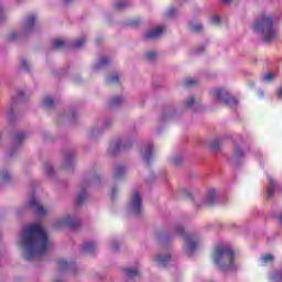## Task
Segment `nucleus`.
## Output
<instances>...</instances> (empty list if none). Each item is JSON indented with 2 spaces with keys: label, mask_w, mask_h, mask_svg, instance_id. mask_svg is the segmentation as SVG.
Here are the masks:
<instances>
[{
  "label": "nucleus",
  "mask_w": 282,
  "mask_h": 282,
  "mask_svg": "<svg viewBox=\"0 0 282 282\" xmlns=\"http://www.w3.org/2000/svg\"><path fill=\"white\" fill-rule=\"evenodd\" d=\"M50 239L40 224H33L22 231V246L25 249L24 259L34 261L47 253Z\"/></svg>",
  "instance_id": "obj_1"
},
{
  "label": "nucleus",
  "mask_w": 282,
  "mask_h": 282,
  "mask_svg": "<svg viewBox=\"0 0 282 282\" xmlns=\"http://www.w3.org/2000/svg\"><path fill=\"white\" fill-rule=\"evenodd\" d=\"M254 32L262 34L264 43H272L276 39V30H274V22L270 15H262L256 20L253 25Z\"/></svg>",
  "instance_id": "obj_2"
},
{
  "label": "nucleus",
  "mask_w": 282,
  "mask_h": 282,
  "mask_svg": "<svg viewBox=\"0 0 282 282\" xmlns=\"http://www.w3.org/2000/svg\"><path fill=\"white\" fill-rule=\"evenodd\" d=\"M213 261L220 270H235V251L218 247L213 252Z\"/></svg>",
  "instance_id": "obj_3"
},
{
  "label": "nucleus",
  "mask_w": 282,
  "mask_h": 282,
  "mask_svg": "<svg viewBox=\"0 0 282 282\" xmlns=\"http://www.w3.org/2000/svg\"><path fill=\"white\" fill-rule=\"evenodd\" d=\"M212 96L215 98V100H224V104L230 108L237 107V105H239L237 98L228 96V91L223 88H215L212 90Z\"/></svg>",
  "instance_id": "obj_4"
},
{
  "label": "nucleus",
  "mask_w": 282,
  "mask_h": 282,
  "mask_svg": "<svg viewBox=\"0 0 282 282\" xmlns=\"http://www.w3.org/2000/svg\"><path fill=\"white\" fill-rule=\"evenodd\" d=\"M29 206L32 208V210H34L37 217H45L47 215V210L45 207H43V205H41V203H39V200H36L34 194L30 196Z\"/></svg>",
  "instance_id": "obj_5"
},
{
  "label": "nucleus",
  "mask_w": 282,
  "mask_h": 282,
  "mask_svg": "<svg viewBox=\"0 0 282 282\" xmlns=\"http://www.w3.org/2000/svg\"><path fill=\"white\" fill-rule=\"evenodd\" d=\"M185 242L187 246V249H186L187 254L195 252V250H197V246H199V240H197L193 235H186Z\"/></svg>",
  "instance_id": "obj_6"
},
{
  "label": "nucleus",
  "mask_w": 282,
  "mask_h": 282,
  "mask_svg": "<svg viewBox=\"0 0 282 282\" xmlns=\"http://www.w3.org/2000/svg\"><path fill=\"white\" fill-rule=\"evenodd\" d=\"M130 206L133 208L134 215H140V210H142V198L139 192H134Z\"/></svg>",
  "instance_id": "obj_7"
},
{
  "label": "nucleus",
  "mask_w": 282,
  "mask_h": 282,
  "mask_svg": "<svg viewBox=\"0 0 282 282\" xmlns=\"http://www.w3.org/2000/svg\"><path fill=\"white\" fill-rule=\"evenodd\" d=\"M163 32H164L163 26H156L155 29L145 33L143 39L145 41H153V39H160V36H162Z\"/></svg>",
  "instance_id": "obj_8"
},
{
  "label": "nucleus",
  "mask_w": 282,
  "mask_h": 282,
  "mask_svg": "<svg viewBox=\"0 0 282 282\" xmlns=\"http://www.w3.org/2000/svg\"><path fill=\"white\" fill-rule=\"evenodd\" d=\"M62 226H68L69 228H78V221L76 219L72 218L70 216H67L61 221Z\"/></svg>",
  "instance_id": "obj_9"
},
{
  "label": "nucleus",
  "mask_w": 282,
  "mask_h": 282,
  "mask_svg": "<svg viewBox=\"0 0 282 282\" xmlns=\"http://www.w3.org/2000/svg\"><path fill=\"white\" fill-rule=\"evenodd\" d=\"M144 161L147 164H151V160L153 158V144H150L147 149L145 152L143 153Z\"/></svg>",
  "instance_id": "obj_10"
},
{
  "label": "nucleus",
  "mask_w": 282,
  "mask_h": 282,
  "mask_svg": "<svg viewBox=\"0 0 282 282\" xmlns=\"http://www.w3.org/2000/svg\"><path fill=\"white\" fill-rule=\"evenodd\" d=\"M36 21V17L30 15L28 20L24 22L25 32H30L34 28V23Z\"/></svg>",
  "instance_id": "obj_11"
},
{
  "label": "nucleus",
  "mask_w": 282,
  "mask_h": 282,
  "mask_svg": "<svg viewBox=\"0 0 282 282\" xmlns=\"http://www.w3.org/2000/svg\"><path fill=\"white\" fill-rule=\"evenodd\" d=\"M94 250H96V243L94 242H86L82 248V252H84L85 254H89L94 252Z\"/></svg>",
  "instance_id": "obj_12"
},
{
  "label": "nucleus",
  "mask_w": 282,
  "mask_h": 282,
  "mask_svg": "<svg viewBox=\"0 0 282 282\" xmlns=\"http://www.w3.org/2000/svg\"><path fill=\"white\" fill-rule=\"evenodd\" d=\"M169 261H171V256L170 254H165V256L159 254L156 257V263L159 265H166V263H169Z\"/></svg>",
  "instance_id": "obj_13"
},
{
  "label": "nucleus",
  "mask_w": 282,
  "mask_h": 282,
  "mask_svg": "<svg viewBox=\"0 0 282 282\" xmlns=\"http://www.w3.org/2000/svg\"><path fill=\"white\" fill-rule=\"evenodd\" d=\"M269 180V186L267 189L268 197H272L274 195V188H276V185L274 184V180H272V176H268Z\"/></svg>",
  "instance_id": "obj_14"
},
{
  "label": "nucleus",
  "mask_w": 282,
  "mask_h": 282,
  "mask_svg": "<svg viewBox=\"0 0 282 282\" xmlns=\"http://www.w3.org/2000/svg\"><path fill=\"white\" fill-rule=\"evenodd\" d=\"M123 272H126L129 279H135V276H140V271H138V269L127 268L123 269Z\"/></svg>",
  "instance_id": "obj_15"
},
{
  "label": "nucleus",
  "mask_w": 282,
  "mask_h": 282,
  "mask_svg": "<svg viewBox=\"0 0 282 282\" xmlns=\"http://www.w3.org/2000/svg\"><path fill=\"white\" fill-rule=\"evenodd\" d=\"M217 195V192H215V189H210L207 194V200L206 204L207 206H213L215 205V197Z\"/></svg>",
  "instance_id": "obj_16"
},
{
  "label": "nucleus",
  "mask_w": 282,
  "mask_h": 282,
  "mask_svg": "<svg viewBox=\"0 0 282 282\" xmlns=\"http://www.w3.org/2000/svg\"><path fill=\"white\" fill-rule=\"evenodd\" d=\"M86 199H87V192H85V191L79 192L77 194L76 205L83 206V204L85 203Z\"/></svg>",
  "instance_id": "obj_17"
},
{
  "label": "nucleus",
  "mask_w": 282,
  "mask_h": 282,
  "mask_svg": "<svg viewBox=\"0 0 282 282\" xmlns=\"http://www.w3.org/2000/svg\"><path fill=\"white\" fill-rule=\"evenodd\" d=\"M28 138V134L25 132H17L13 137V141L15 144H21L22 140H25Z\"/></svg>",
  "instance_id": "obj_18"
},
{
  "label": "nucleus",
  "mask_w": 282,
  "mask_h": 282,
  "mask_svg": "<svg viewBox=\"0 0 282 282\" xmlns=\"http://www.w3.org/2000/svg\"><path fill=\"white\" fill-rule=\"evenodd\" d=\"M234 158L235 160H241L243 158V150L238 145L234 147Z\"/></svg>",
  "instance_id": "obj_19"
},
{
  "label": "nucleus",
  "mask_w": 282,
  "mask_h": 282,
  "mask_svg": "<svg viewBox=\"0 0 282 282\" xmlns=\"http://www.w3.org/2000/svg\"><path fill=\"white\" fill-rule=\"evenodd\" d=\"M54 107V100L50 97H45L43 100V108L44 109H53Z\"/></svg>",
  "instance_id": "obj_20"
},
{
  "label": "nucleus",
  "mask_w": 282,
  "mask_h": 282,
  "mask_svg": "<svg viewBox=\"0 0 282 282\" xmlns=\"http://www.w3.org/2000/svg\"><path fill=\"white\" fill-rule=\"evenodd\" d=\"M122 175H124V167L121 166V165H117L115 167V177H116V180L122 177Z\"/></svg>",
  "instance_id": "obj_21"
},
{
  "label": "nucleus",
  "mask_w": 282,
  "mask_h": 282,
  "mask_svg": "<svg viewBox=\"0 0 282 282\" xmlns=\"http://www.w3.org/2000/svg\"><path fill=\"white\" fill-rule=\"evenodd\" d=\"M53 47L55 50H63V47H65V42L61 39H56L54 42H53Z\"/></svg>",
  "instance_id": "obj_22"
},
{
  "label": "nucleus",
  "mask_w": 282,
  "mask_h": 282,
  "mask_svg": "<svg viewBox=\"0 0 282 282\" xmlns=\"http://www.w3.org/2000/svg\"><path fill=\"white\" fill-rule=\"evenodd\" d=\"M119 149H129V145L128 144H124V143H122V142H119V143H117L116 145H113L112 148H111V151H112V153H118V150Z\"/></svg>",
  "instance_id": "obj_23"
},
{
  "label": "nucleus",
  "mask_w": 282,
  "mask_h": 282,
  "mask_svg": "<svg viewBox=\"0 0 282 282\" xmlns=\"http://www.w3.org/2000/svg\"><path fill=\"white\" fill-rule=\"evenodd\" d=\"M57 268H58V270H67L69 268V262H67L65 260H58Z\"/></svg>",
  "instance_id": "obj_24"
},
{
  "label": "nucleus",
  "mask_w": 282,
  "mask_h": 282,
  "mask_svg": "<svg viewBox=\"0 0 282 282\" xmlns=\"http://www.w3.org/2000/svg\"><path fill=\"white\" fill-rule=\"evenodd\" d=\"M122 104V97H113L110 100V107H118V105Z\"/></svg>",
  "instance_id": "obj_25"
},
{
  "label": "nucleus",
  "mask_w": 282,
  "mask_h": 282,
  "mask_svg": "<svg viewBox=\"0 0 282 282\" xmlns=\"http://www.w3.org/2000/svg\"><path fill=\"white\" fill-rule=\"evenodd\" d=\"M263 263H272L274 261V256L273 254H264L261 257Z\"/></svg>",
  "instance_id": "obj_26"
},
{
  "label": "nucleus",
  "mask_w": 282,
  "mask_h": 282,
  "mask_svg": "<svg viewBox=\"0 0 282 282\" xmlns=\"http://www.w3.org/2000/svg\"><path fill=\"white\" fill-rule=\"evenodd\" d=\"M140 23H141L140 18H134L128 22V25L130 28H138Z\"/></svg>",
  "instance_id": "obj_27"
},
{
  "label": "nucleus",
  "mask_w": 282,
  "mask_h": 282,
  "mask_svg": "<svg viewBox=\"0 0 282 282\" xmlns=\"http://www.w3.org/2000/svg\"><path fill=\"white\" fill-rule=\"evenodd\" d=\"M85 43H86V40H85V39H78L77 41H75V42L73 43V47H74L75 50H78V47H83V45H85Z\"/></svg>",
  "instance_id": "obj_28"
},
{
  "label": "nucleus",
  "mask_w": 282,
  "mask_h": 282,
  "mask_svg": "<svg viewBox=\"0 0 282 282\" xmlns=\"http://www.w3.org/2000/svg\"><path fill=\"white\" fill-rule=\"evenodd\" d=\"M193 85H197V79L187 78L184 80V87H193Z\"/></svg>",
  "instance_id": "obj_29"
},
{
  "label": "nucleus",
  "mask_w": 282,
  "mask_h": 282,
  "mask_svg": "<svg viewBox=\"0 0 282 282\" xmlns=\"http://www.w3.org/2000/svg\"><path fill=\"white\" fill-rule=\"evenodd\" d=\"M156 56H158V53L153 51L145 53L147 61H155Z\"/></svg>",
  "instance_id": "obj_30"
},
{
  "label": "nucleus",
  "mask_w": 282,
  "mask_h": 282,
  "mask_svg": "<svg viewBox=\"0 0 282 282\" xmlns=\"http://www.w3.org/2000/svg\"><path fill=\"white\" fill-rule=\"evenodd\" d=\"M272 280L274 282H281L282 281V270L274 272L272 275Z\"/></svg>",
  "instance_id": "obj_31"
},
{
  "label": "nucleus",
  "mask_w": 282,
  "mask_h": 282,
  "mask_svg": "<svg viewBox=\"0 0 282 282\" xmlns=\"http://www.w3.org/2000/svg\"><path fill=\"white\" fill-rule=\"evenodd\" d=\"M202 29V24H191V32H194V34L199 33Z\"/></svg>",
  "instance_id": "obj_32"
},
{
  "label": "nucleus",
  "mask_w": 282,
  "mask_h": 282,
  "mask_svg": "<svg viewBox=\"0 0 282 282\" xmlns=\"http://www.w3.org/2000/svg\"><path fill=\"white\" fill-rule=\"evenodd\" d=\"M109 63L108 57H101L100 61L97 64V67H106V65Z\"/></svg>",
  "instance_id": "obj_33"
},
{
  "label": "nucleus",
  "mask_w": 282,
  "mask_h": 282,
  "mask_svg": "<svg viewBox=\"0 0 282 282\" xmlns=\"http://www.w3.org/2000/svg\"><path fill=\"white\" fill-rule=\"evenodd\" d=\"M108 83L109 85H111V83H120V77L118 76V74H113L109 77Z\"/></svg>",
  "instance_id": "obj_34"
},
{
  "label": "nucleus",
  "mask_w": 282,
  "mask_h": 282,
  "mask_svg": "<svg viewBox=\"0 0 282 282\" xmlns=\"http://www.w3.org/2000/svg\"><path fill=\"white\" fill-rule=\"evenodd\" d=\"M195 105V97H189L187 101L184 104V107L188 109V107H193Z\"/></svg>",
  "instance_id": "obj_35"
},
{
  "label": "nucleus",
  "mask_w": 282,
  "mask_h": 282,
  "mask_svg": "<svg viewBox=\"0 0 282 282\" xmlns=\"http://www.w3.org/2000/svg\"><path fill=\"white\" fill-rule=\"evenodd\" d=\"M1 178L4 180V182H8V180L12 178V175H10V173L7 172V171H2L1 172Z\"/></svg>",
  "instance_id": "obj_36"
},
{
  "label": "nucleus",
  "mask_w": 282,
  "mask_h": 282,
  "mask_svg": "<svg viewBox=\"0 0 282 282\" xmlns=\"http://www.w3.org/2000/svg\"><path fill=\"white\" fill-rule=\"evenodd\" d=\"M210 149H213V151H217V149H219V140L212 141Z\"/></svg>",
  "instance_id": "obj_37"
},
{
  "label": "nucleus",
  "mask_w": 282,
  "mask_h": 282,
  "mask_svg": "<svg viewBox=\"0 0 282 282\" xmlns=\"http://www.w3.org/2000/svg\"><path fill=\"white\" fill-rule=\"evenodd\" d=\"M174 231H175L176 235H178V237H182V235H184V227L176 226Z\"/></svg>",
  "instance_id": "obj_38"
},
{
  "label": "nucleus",
  "mask_w": 282,
  "mask_h": 282,
  "mask_svg": "<svg viewBox=\"0 0 282 282\" xmlns=\"http://www.w3.org/2000/svg\"><path fill=\"white\" fill-rule=\"evenodd\" d=\"M127 6H129V4L124 3V2H119V3L115 4V9L122 10V8H127Z\"/></svg>",
  "instance_id": "obj_39"
},
{
  "label": "nucleus",
  "mask_w": 282,
  "mask_h": 282,
  "mask_svg": "<svg viewBox=\"0 0 282 282\" xmlns=\"http://www.w3.org/2000/svg\"><path fill=\"white\" fill-rule=\"evenodd\" d=\"M273 78H274V75L272 73H267L264 75V80H267V83H270Z\"/></svg>",
  "instance_id": "obj_40"
},
{
  "label": "nucleus",
  "mask_w": 282,
  "mask_h": 282,
  "mask_svg": "<svg viewBox=\"0 0 282 282\" xmlns=\"http://www.w3.org/2000/svg\"><path fill=\"white\" fill-rule=\"evenodd\" d=\"M221 19L217 15L212 18V23H214V25H219Z\"/></svg>",
  "instance_id": "obj_41"
},
{
  "label": "nucleus",
  "mask_w": 282,
  "mask_h": 282,
  "mask_svg": "<svg viewBox=\"0 0 282 282\" xmlns=\"http://www.w3.org/2000/svg\"><path fill=\"white\" fill-rule=\"evenodd\" d=\"M182 162V158H180V156H176V158H174L173 159V164L175 165V166H180V163Z\"/></svg>",
  "instance_id": "obj_42"
},
{
  "label": "nucleus",
  "mask_w": 282,
  "mask_h": 282,
  "mask_svg": "<svg viewBox=\"0 0 282 282\" xmlns=\"http://www.w3.org/2000/svg\"><path fill=\"white\" fill-rule=\"evenodd\" d=\"M173 14H175V9H174V8H170V9L166 11V17H173Z\"/></svg>",
  "instance_id": "obj_43"
},
{
  "label": "nucleus",
  "mask_w": 282,
  "mask_h": 282,
  "mask_svg": "<svg viewBox=\"0 0 282 282\" xmlns=\"http://www.w3.org/2000/svg\"><path fill=\"white\" fill-rule=\"evenodd\" d=\"M45 171H46L47 175H52V173H53V169L50 165L45 166Z\"/></svg>",
  "instance_id": "obj_44"
},
{
  "label": "nucleus",
  "mask_w": 282,
  "mask_h": 282,
  "mask_svg": "<svg viewBox=\"0 0 282 282\" xmlns=\"http://www.w3.org/2000/svg\"><path fill=\"white\" fill-rule=\"evenodd\" d=\"M116 195H118V188H112V192H111V198L115 199L116 198Z\"/></svg>",
  "instance_id": "obj_45"
},
{
  "label": "nucleus",
  "mask_w": 282,
  "mask_h": 282,
  "mask_svg": "<svg viewBox=\"0 0 282 282\" xmlns=\"http://www.w3.org/2000/svg\"><path fill=\"white\" fill-rule=\"evenodd\" d=\"M276 96L282 100V86L278 88Z\"/></svg>",
  "instance_id": "obj_46"
},
{
  "label": "nucleus",
  "mask_w": 282,
  "mask_h": 282,
  "mask_svg": "<svg viewBox=\"0 0 282 282\" xmlns=\"http://www.w3.org/2000/svg\"><path fill=\"white\" fill-rule=\"evenodd\" d=\"M6 19V12H3V9H0V21H3Z\"/></svg>",
  "instance_id": "obj_47"
},
{
  "label": "nucleus",
  "mask_w": 282,
  "mask_h": 282,
  "mask_svg": "<svg viewBox=\"0 0 282 282\" xmlns=\"http://www.w3.org/2000/svg\"><path fill=\"white\" fill-rule=\"evenodd\" d=\"M17 39V33H11L9 36V41H14Z\"/></svg>",
  "instance_id": "obj_48"
},
{
  "label": "nucleus",
  "mask_w": 282,
  "mask_h": 282,
  "mask_svg": "<svg viewBox=\"0 0 282 282\" xmlns=\"http://www.w3.org/2000/svg\"><path fill=\"white\" fill-rule=\"evenodd\" d=\"M21 65L24 69H28V62L25 59H22Z\"/></svg>",
  "instance_id": "obj_49"
},
{
  "label": "nucleus",
  "mask_w": 282,
  "mask_h": 282,
  "mask_svg": "<svg viewBox=\"0 0 282 282\" xmlns=\"http://www.w3.org/2000/svg\"><path fill=\"white\" fill-rule=\"evenodd\" d=\"M184 197H185L186 199H193V195H192L191 193H185V194H184Z\"/></svg>",
  "instance_id": "obj_50"
},
{
  "label": "nucleus",
  "mask_w": 282,
  "mask_h": 282,
  "mask_svg": "<svg viewBox=\"0 0 282 282\" xmlns=\"http://www.w3.org/2000/svg\"><path fill=\"white\" fill-rule=\"evenodd\" d=\"M119 246L117 245V242H113L112 243V250H113V252H116V250H119Z\"/></svg>",
  "instance_id": "obj_51"
},
{
  "label": "nucleus",
  "mask_w": 282,
  "mask_h": 282,
  "mask_svg": "<svg viewBox=\"0 0 282 282\" xmlns=\"http://www.w3.org/2000/svg\"><path fill=\"white\" fill-rule=\"evenodd\" d=\"M74 0H64V3L67 6L68 3H72Z\"/></svg>",
  "instance_id": "obj_52"
},
{
  "label": "nucleus",
  "mask_w": 282,
  "mask_h": 282,
  "mask_svg": "<svg viewBox=\"0 0 282 282\" xmlns=\"http://www.w3.org/2000/svg\"><path fill=\"white\" fill-rule=\"evenodd\" d=\"M224 1V3H230V1H232V0H223Z\"/></svg>",
  "instance_id": "obj_53"
},
{
  "label": "nucleus",
  "mask_w": 282,
  "mask_h": 282,
  "mask_svg": "<svg viewBox=\"0 0 282 282\" xmlns=\"http://www.w3.org/2000/svg\"><path fill=\"white\" fill-rule=\"evenodd\" d=\"M280 224L282 225V215L279 216Z\"/></svg>",
  "instance_id": "obj_54"
}]
</instances>
